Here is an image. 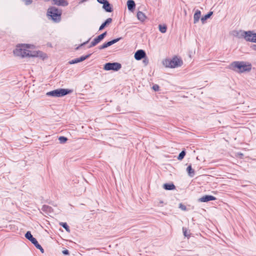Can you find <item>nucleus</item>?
Instances as JSON below:
<instances>
[{
    "instance_id": "obj_35",
    "label": "nucleus",
    "mask_w": 256,
    "mask_h": 256,
    "mask_svg": "<svg viewBox=\"0 0 256 256\" xmlns=\"http://www.w3.org/2000/svg\"><path fill=\"white\" fill-rule=\"evenodd\" d=\"M62 253L64 254H68V250H64L62 251Z\"/></svg>"
},
{
    "instance_id": "obj_5",
    "label": "nucleus",
    "mask_w": 256,
    "mask_h": 256,
    "mask_svg": "<svg viewBox=\"0 0 256 256\" xmlns=\"http://www.w3.org/2000/svg\"><path fill=\"white\" fill-rule=\"evenodd\" d=\"M230 68L238 73L248 72L250 70V65H231Z\"/></svg>"
},
{
    "instance_id": "obj_21",
    "label": "nucleus",
    "mask_w": 256,
    "mask_h": 256,
    "mask_svg": "<svg viewBox=\"0 0 256 256\" xmlns=\"http://www.w3.org/2000/svg\"><path fill=\"white\" fill-rule=\"evenodd\" d=\"M164 188L166 190H172L175 188V186L172 184H164Z\"/></svg>"
},
{
    "instance_id": "obj_30",
    "label": "nucleus",
    "mask_w": 256,
    "mask_h": 256,
    "mask_svg": "<svg viewBox=\"0 0 256 256\" xmlns=\"http://www.w3.org/2000/svg\"><path fill=\"white\" fill-rule=\"evenodd\" d=\"M34 244H36L38 242L34 238V237L30 240Z\"/></svg>"
},
{
    "instance_id": "obj_38",
    "label": "nucleus",
    "mask_w": 256,
    "mask_h": 256,
    "mask_svg": "<svg viewBox=\"0 0 256 256\" xmlns=\"http://www.w3.org/2000/svg\"><path fill=\"white\" fill-rule=\"evenodd\" d=\"M106 64H112L111 63H107ZM112 64H118L117 63H112Z\"/></svg>"
},
{
    "instance_id": "obj_19",
    "label": "nucleus",
    "mask_w": 256,
    "mask_h": 256,
    "mask_svg": "<svg viewBox=\"0 0 256 256\" xmlns=\"http://www.w3.org/2000/svg\"><path fill=\"white\" fill-rule=\"evenodd\" d=\"M112 22V19L111 18H108L106 21L104 22L100 27L99 28V30H102L103 28H104L105 26H106L107 25H108L109 24H110Z\"/></svg>"
},
{
    "instance_id": "obj_20",
    "label": "nucleus",
    "mask_w": 256,
    "mask_h": 256,
    "mask_svg": "<svg viewBox=\"0 0 256 256\" xmlns=\"http://www.w3.org/2000/svg\"><path fill=\"white\" fill-rule=\"evenodd\" d=\"M186 170L190 176L192 177L194 176V169L192 168L191 165H190L188 166Z\"/></svg>"
},
{
    "instance_id": "obj_34",
    "label": "nucleus",
    "mask_w": 256,
    "mask_h": 256,
    "mask_svg": "<svg viewBox=\"0 0 256 256\" xmlns=\"http://www.w3.org/2000/svg\"><path fill=\"white\" fill-rule=\"evenodd\" d=\"M97 1L100 4H104L106 2V0H97Z\"/></svg>"
},
{
    "instance_id": "obj_1",
    "label": "nucleus",
    "mask_w": 256,
    "mask_h": 256,
    "mask_svg": "<svg viewBox=\"0 0 256 256\" xmlns=\"http://www.w3.org/2000/svg\"><path fill=\"white\" fill-rule=\"evenodd\" d=\"M14 56L20 58H38L44 62L48 58V55L44 52L36 48V46L32 44L20 43L16 45L12 50Z\"/></svg>"
},
{
    "instance_id": "obj_24",
    "label": "nucleus",
    "mask_w": 256,
    "mask_h": 256,
    "mask_svg": "<svg viewBox=\"0 0 256 256\" xmlns=\"http://www.w3.org/2000/svg\"><path fill=\"white\" fill-rule=\"evenodd\" d=\"M60 224L63 228H64L67 232H70L69 228H68V226L67 225V224L66 223L62 222V223Z\"/></svg>"
},
{
    "instance_id": "obj_11",
    "label": "nucleus",
    "mask_w": 256,
    "mask_h": 256,
    "mask_svg": "<svg viewBox=\"0 0 256 256\" xmlns=\"http://www.w3.org/2000/svg\"><path fill=\"white\" fill-rule=\"evenodd\" d=\"M120 65H104V68L106 70H112L117 71L120 68Z\"/></svg>"
},
{
    "instance_id": "obj_27",
    "label": "nucleus",
    "mask_w": 256,
    "mask_h": 256,
    "mask_svg": "<svg viewBox=\"0 0 256 256\" xmlns=\"http://www.w3.org/2000/svg\"><path fill=\"white\" fill-rule=\"evenodd\" d=\"M26 5H29L32 2V0H20Z\"/></svg>"
},
{
    "instance_id": "obj_8",
    "label": "nucleus",
    "mask_w": 256,
    "mask_h": 256,
    "mask_svg": "<svg viewBox=\"0 0 256 256\" xmlns=\"http://www.w3.org/2000/svg\"><path fill=\"white\" fill-rule=\"evenodd\" d=\"M137 19L142 22H144L148 20L146 14L142 11H138L136 13Z\"/></svg>"
},
{
    "instance_id": "obj_4",
    "label": "nucleus",
    "mask_w": 256,
    "mask_h": 256,
    "mask_svg": "<svg viewBox=\"0 0 256 256\" xmlns=\"http://www.w3.org/2000/svg\"><path fill=\"white\" fill-rule=\"evenodd\" d=\"M72 92V90L64 88L56 89L46 93L48 96L52 97H61L69 94Z\"/></svg>"
},
{
    "instance_id": "obj_18",
    "label": "nucleus",
    "mask_w": 256,
    "mask_h": 256,
    "mask_svg": "<svg viewBox=\"0 0 256 256\" xmlns=\"http://www.w3.org/2000/svg\"><path fill=\"white\" fill-rule=\"evenodd\" d=\"M102 8L105 10L106 11L108 12H111L112 11V7L107 0L103 4Z\"/></svg>"
},
{
    "instance_id": "obj_9",
    "label": "nucleus",
    "mask_w": 256,
    "mask_h": 256,
    "mask_svg": "<svg viewBox=\"0 0 256 256\" xmlns=\"http://www.w3.org/2000/svg\"><path fill=\"white\" fill-rule=\"evenodd\" d=\"M106 34V32H104V33L99 35L98 37L95 38L92 42V46H94L96 45L97 44L99 43L101 40H102L104 38Z\"/></svg>"
},
{
    "instance_id": "obj_28",
    "label": "nucleus",
    "mask_w": 256,
    "mask_h": 256,
    "mask_svg": "<svg viewBox=\"0 0 256 256\" xmlns=\"http://www.w3.org/2000/svg\"><path fill=\"white\" fill-rule=\"evenodd\" d=\"M179 208L183 210H186V206L182 204H180Z\"/></svg>"
},
{
    "instance_id": "obj_7",
    "label": "nucleus",
    "mask_w": 256,
    "mask_h": 256,
    "mask_svg": "<svg viewBox=\"0 0 256 256\" xmlns=\"http://www.w3.org/2000/svg\"><path fill=\"white\" fill-rule=\"evenodd\" d=\"M146 54L145 52L142 50H137L135 54L134 57L136 60H140L143 58H146Z\"/></svg>"
},
{
    "instance_id": "obj_13",
    "label": "nucleus",
    "mask_w": 256,
    "mask_h": 256,
    "mask_svg": "<svg viewBox=\"0 0 256 256\" xmlns=\"http://www.w3.org/2000/svg\"><path fill=\"white\" fill-rule=\"evenodd\" d=\"M120 40V38H116V39H114L112 41H110V42H106V43H104V44L102 45L101 46H100V49H103V48H105L115 43H116V42H118V41H119Z\"/></svg>"
},
{
    "instance_id": "obj_23",
    "label": "nucleus",
    "mask_w": 256,
    "mask_h": 256,
    "mask_svg": "<svg viewBox=\"0 0 256 256\" xmlns=\"http://www.w3.org/2000/svg\"><path fill=\"white\" fill-rule=\"evenodd\" d=\"M186 155V152L184 150H182L179 154V156H178V159L179 160H182L184 156H185Z\"/></svg>"
},
{
    "instance_id": "obj_6",
    "label": "nucleus",
    "mask_w": 256,
    "mask_h": 256,
    "mask_svg": "<svg viewBox=\"0 0 256 256\" xmlns=\"http://www.w3.org/2000/svg\"><path fill=\"white\" fill-rule=\"evenodd\" d=\"M164 62L169 64H180L182 63V60L180 56H174L171 58H166Z\"/></svg>"
},
{
    "instance_id": "obj_16",
    "label": "nucleus",
    "mask_w": 256,
    "mask_h": 256,
    "mask_svg": "<svg viewBox=\"0 0 256 256\" xmlns=\"http://www.w3.org/2000/svg\"><path fill=\"white\" fill-rule=\"evenodd\" d=\"M213 14L212 12H210L208 14H206L205 16H202L200 18L202 23L204 24L206 23V20L208 19Z\"/></svg>"
},
{
    "instance_id": "obj_3",
    "label": "nucleus",
    "mask_w": 256,
    "mask_h": 256,
    "mask_svg": "<svg viewBox=\"0 0 256 256\" xmlns=\"http://www.w3.org/2000/svg\"><path fill=\"white\" fill-rule=\"evenodd\" d=\"M239 38H243L246 40L256 43V33L253 31L239 30L237 32Z\"/></svg>"
},
{
    "instance_id": "obj_32",
    "label": "nucleus",
    "mask_w": 256,
    "mask_h": 256,
    "mask_svg": "<svg viewBox=\"0 0 256 256\" xmlns=\"http://www.w3.org/2000/svg\"><path fill=\"white\" fill-rule=\"evenodd\" d=\"M183 232L185 236H188L189 234H188L186 229L183 228Z\"/></svg>"
},
{
    "instance_id": "obj_12",
    "label": "nucleus",
    "mask_w": 256,
    "mask_h": 256,
    "mask_svg": "<svg viewBox=\"0 0 256 256\" xmlns=\"http://www.w3.org/2000/svg\"><path fill=\"white\" fill-rule=\"evenodd\" d=\"M128 9L131 12H134L136 8V4L133 0H128L126 2Z\"/></svg>"
},
{
    "instance_id": "obj_29",
    "label": "nucleus",
    "mask_w": 256,
    "mask_h": 256,
    "mask_svg": "<svg viewBox=\"0 0 256 256\" xmlns=\"http://www.w3.org/2000/svg\"><path fill=\"white\" fill-rule=\"evenodd\" d=\"M152 89L155 91H158L159 90V86L158 85L155 84L152 86Z\"/></svg>"
},
{
    "instance_id": "obj_22",
    "label": "nucleus",
    "mask_w": 256,
    "mask_h": 256,
    "mask_svg": "<svg viewBox=\"0 0 256 256\" xmlns=\"http://www.w3.org/2000/svg\"><path fill=\"white\" fill-rule=\"evenodd\" d=\"M158 29H159V30L162 33L164 34V33L166 32L167 27H166V25H165V24H160L158 26Z\"/></svg>"
},
{
    "instance_id": "obj_33",
    "label": "nucleus",
    "mask_w": 256,
    "mask_h": 256,
    "mask_svg": "<svg viewBox=\"0 0 256 256\" xmlns=\"http://www.w3.org/2000/svg\"><path fill=\"white\" fill-rule=\"evenodd\" d=\"M34 245V246H36V247L37 248H38V249H40V248H41V247H42V246H40V244H38V242H36V244H35Z\"/></svg>"
},
{
    "instance_id": "obj_25",
    "label": "nucleus",
    "mask_w": 256,
    "mask_h": 256,
    "mask_svg": "<svg viewBox=\"0 0 256 256\" xmlns=\"http://www.w3.org/2000/svg\"><path fill=\"white\" fill-rule=\"evenodd\" d=\"M67 138L64 136H60L58 138V140L61 143H65L67 141Z\"/></svg>"
},
{
    "instance_id": "obj_26",
    "label": "nucleus",
    "mask_w": 256,
    "mask_h": 256,
    "mask_svg": "<svg viewBox=\"0 0 256 256\" xmlns=\"http://www.w3.org/2000/svg\"><path fill=\"white\" fill-rule=\"evenodd\" d=\"M25 236H26V238L27 239H28V240H31V239L33 238V236H32V234H31L30 232H28L26 234H25Z\"/></svg>"
},
{
    "instance_id": "obj_17",
    "label": "nucleus",
    "mask_w": 256,
    "mask_h": 256,
    "mask_svg": "<svg viewBox=\"0 0 256 256\" xmlns=\"http://www.w3.org/2000/svg\"><path fill=\"white\" fill-rule=\"evenodd\" d=\"M86 56H80V58H76L72 60L70 63V64H75L76 63L82 62V60L86 58Z\"/></svg>"
},
{
    "instance_id": "obj_36",
    "label": "nucleus",
    "mask_w": 256,
    "mask_h": 256,
    "mask_svg": "<svg viewBox=\"0 0 256 256\" xmlns=\"http://www.w3.org/2000/svg\"><path fill=\"white\" fill-rule=\"evenodd\" d=\"M39 250H40L43 253L44 252V249L42 248V247H41V248H40Z\"/></svg>"
},
{
    "instance_id": "obj_15",
    "label": "nucleus",
    "mask_w": 256,
    "mask_h": 256,
    "mask_svg": "<svg viewBox=\"0 0 256 256\" xmlns=\"http://www.w3.org/2000/svg\"><path fill=\"white\" fill-rule=\"evenodd\" d=\"M201 18V12L200 10H197L194 15V22L196 24Z\"/></svg>"
},
{
    "instance_id": "obj_37",
    "label": "nucleus",
    "mask_w": 256,
    "mask_h": 256,
    "mask_svg": "<svg viewBox=\"0 0 256 256\" xmlns=\"http://www.w3.org/2000/svg\"><path fill=\"white\" fill-rule=\"evenodd\" d=\"M253 49H254V50H256V45L254 46H253Z\"/></svg>"
},
{
    "instance_id": "obj_14",
    "label": "nucleus",
    "mask_w": 256,
    "mask_h": 256,
    "mask_svg": "<svg viewBox=\"0 0 256 256\" xmlns=\"http://www.w3.org/2000/svg\"><path fill=\"white\" fill-rule=\"evenodd\" d=\"M216 200V198L212 196H204L199 199V201L200 202H207L210 200Z\"/></svg>"
},
{
    "instance_id": "obj_2",
    "label": "nucleus",
    "mask_w": 256,
    "mask_h": 256,
    "mask_svg": "<svg viewBox=\"0 0 256 256\" xmlns=\"http://www.w3.org/2000/svg\"><path fill=\"white\" fill-rule=\"evenodd\" d=\"M62 12L56 8L51 6L48 9L47 16L49 20L55 22H58L61 20Z\"/></svg>"
},
{
    "instance_id": "obj_10",
    "label": "nucleus",
    "mask_w": 256,
    "mask_h": 256,
    "mask_svg": "<svg viewBox=\"0 0 256 256\" xmlns=\"http://www.w3.org/2000/svg\"><path fill=\"white\" fill-rule=\"evenodd\" d=\"M52 4L58 6H66L68 4V2L66 0H52Z\"/></svg>"
},
{
    "instance_id": "obj_31",
    "label": "nucleus",
    "mask_w": 256,
    "mask_h": 256,
    "mask_svg": "<svg viewBox=\"0 0 256 256\" xmlns=\"http://www.w3.org/2000/svg\"><path fill=\"white\" fill-rule=\"evenodd\" d=\"M177 65H166V68H174Z\"/></svg>"
}]
</instances>
